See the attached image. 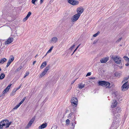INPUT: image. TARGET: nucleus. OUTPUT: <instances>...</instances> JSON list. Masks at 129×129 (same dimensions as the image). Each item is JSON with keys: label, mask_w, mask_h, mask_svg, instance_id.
<instances>
[{"label": "nucleus", "mask_w": 129, "mask_h": 129, "mask_svg": "<svg viewBox=\"0 0 129 129\" xmlns=\"http://www.w3.org/2000/svg\"><path fill=\"white\" fill-rule=\"evenodd\" d=\"M36 61H34L33 63V65H34L36 62Z\"/></svg>", "instance_id": "nucleus-49"}, {"label": "nucleus", "mask_w": 129, "mask_h": 129, "mask_svg": "<svg viewBox=\"0 0 129 129\" xmlns=\"http://www.w3.org/2000/svg\"><path fill=\"white\" fill-rule=\"evenodd\" d=\"M71 0H68V1H71Z\"/></svg>", "instance_id": "nucleus-59"}, {"label": "nucleus", "mask_w": 129, "mask_h": 129, "mask_svg": "<svg viewBox=\"0 0 129 129\" xmlns=\"http://www.w3.org/2000/svg\"><path fill=\"white\" fill-rule=\"evenodd\" d=\"M125 65L126 66H128L129 65V62H127V63H126L125 64Z\"/></svg>", "instance_id": "nucleus-44"}, {"label": "nucleus", "mask_w": 129, "mask_h": 129, "mask_svg": "<svg viewBox=\"0 0 129 129\" xmlns=\"http://www.w3.org/2000/svg\"><path fill=\"white\" fill-rule=\"evenodd\" d=\"M73 113H70L69 114V115L68 116V117L69 119H70V118L71 117V116H72V115H73Z\"/></svg>", "instance_id": "nucleus-35"}, {"label": "nucleus", "mask_w": 129, "mask_h": 129, "mask_svg": "<svg viewBox=\"0 0 129 129\" xmlns=\"http://www.w3.org/2000/svg\"><path fill=\"white\" fill-rule=\"evenodd\" d=\"M12 84H11L9 85L7 88L4 91L3 93H7L9 90L10 88V87L11 85Z\"/></svg>", "instance_id": "nucleus-14"}, {"label": "nucleus", "mask_w": 129, "mask_h": 129, "mask_svg": "<svg viewBox=\"0 0 129 129\" xmlns=\"http://www.w3.org/2000/svg\"><path fill=\"white\" fill-rule=\"evenodd\" d=\"M37 0H32L31 1L32 3L34 4H35V2Z\"/></svg>", "instance_id": "nucleus-38"}, {"label": "nucleus", "mask_w": 129, "mask_h": 129, "mask_svg": "<svg viewBox=\"0 0 129 129\" xmlns=\"http://www.w3.org/2000/svg\"><path fill=\"white\" fill-rule=\"evenodd\" d=\"M14 57L13 56H12V57L11 58V59H9L7 63V65L6 66L7 67H8L9 66L11 62H12L14 60Z\"/></svg>", "instance_id": "nucleus-12"}, {"label": "nucleus", "mask_w": 129, "mask_h": 129, "mask_svg": "<svg viewBox=\"0 0 129 129\" xmlns=\"http://www.w3.org/2000/svg\"><path fill=\"white\" fill-rule=\"evenodd\" d=\"M98 84L99 85H101L103 87L107 86V87H108L110 85V83L109 82L105 81H100L99 82Z\"/></svg>", "instance_id": "nucleus-1"}, {"label": "nucleus", "mask_w": 129, "mask_h": 129, "mask_svg": "<svg viewBox=\"0 0 129 129\" xmlns=\"http://www.w3.org/2000/svg\"><path fill=\"white\" fill-rule=\"evenodd\" d=\"M91 74V73L90 72H88L87 73V74L86 75V76H90Z\"/></svg>", "instance_id": "nucleus-41"}, {"label": "nucleus", "mask_w": 129, "mask_h": 129, "mask_svg": "<svg viewBox=\"0 0 129 129\" xmlns=\"http://www.w3.org/2000/svg\"><path fill=\"white\" fill-rule=\"evenodd\" d=\"M98 35H97V34H96V33L94 34L93 35V36L94 37H96L97 36H98Z\"/></svg>", "instance_id": "nucleus-46"}, {"label": "nucleus", "mask_w": 129, "mask_h": 129, "mask_svg": "<svg viewBox=\"0 0 129 129\" xmlns=\"http://www.w3.org/2000/svg\"><path fill=\"white\" fill-rule=\"evenodd\" d=\"M12 123V122L11 121L10 122H9L8 121V123H7V126H6V128H8L9 127V125L11 124Z\"/></svg>", "instance_id": "nucleus-33"}, {"label": "nucleus", "mask_w": 129, "mask_h": 129, "mask_svg": "<svg viewBox=\"0 0 129 129\" xmlns=\"http://www.w3.org/2000/svg\"><path fill=\"white\" fill-rule=\"evenodd\" d=\"M31 12H29L25 17L24 18L23 21H25L29 17V16L31 15Z\"/></svg>", "instance_id": "nucleus-18"}, {"label": "nucleus", "mask_w": 129, "mask_h": 129, "mask_svg": "<svg viewBox=\"0 0 129 129\" xmlns=\"http://www.w3.org/2000/svg\"><path fill=\"white\" fill-rule=\"evenodd\" d=\"M95 79V78L94 77H93V78H91V79Z\"/></svg>", "instance_id": "nucleus-54"}, {"label": "nucleus", "mask_w": 129, "mask_h": 129, "mask_svg": "<svg viewBox=\"0 0 129 129\" xmlns=\"http://www.w3.org/2000/svg\"><path fill=\"white\" fill-rule=\"evenodd\" d=\"M129 78V76L127 77H125L124 78L122 82V83H123L124 82H127V80Z\"/></svg>", "instance_id": "nucleus-24"}, {"label": "nucleus", "mask_w": 129, "mask_h": 129, "mask_svg": "<svg viewBox=\"0 0 129 129\" xmlns=\"http://www.w3.org/2000/svg\"><path fill=\"white\" fill-rule=\"evenodd\" d=\"M77 48H76V49L74 50V53L77 50Z\"/></svg>", "instance_id": "nucleus-50"}, {"label": "nucleus", "mask_w": 129, "mask_h": 129, "mask_svg": "<svg viewBox=\"0 0 129 129\" xmlns=\"http://www.w3.org/2000/svg\"><path fill=\"white\" fill-rule=\"evenodd\" d=\"M26 97H25L19 103V104L21 105L22 103L24 102V100H25L26 99Z\"/></svg>", "instance_id": "nucleus-31"}, {"label": "nucleus", "mask_w": 129, "mask_h": 129, "mask_svg": "<svg viewBox=\"0 0 129 129\" xmlns=\"http://www.w3.org/2000/svg\"><path fill=\"white\" fill-rule=\"evenodd\" d=\"M97 42H98V40H95V41H94V42H93V44H95L96 43H97Z\"/></svg>", "instance_id": "nucleus-42"}, {"label": "nucleus", "mask_w": 129, "mask_h": 129, "mask_svg": "<svg viewBox=\"0 0 129 129\" xmlns=\"http://www.w3.org/2000/svg\"><path fill=\"white\" fill-rule=\"evenodd\" d=\"M80 44L77 47V48H77V49L78 48V47H79V46H80Z\"/></svg>", "instance_id": "nucleus-51"}, {"label": "nucleus", "mask_w": 129, "mask_h": 129, "mask_svg": "<svg viewBox=\"0 0 129 129\" xmlns=\"http://www.w3.org/2000/svg\"><path fill=\"white\" fill-rule=\"evenodd\" d=\"M47 54H46L45 55V56H46V55H47Z\"/></svg>", "instance_id": "nucleus-60"}, {"label": "nucleus", "mask_w": 129, "mask_h": 129, "mask_svg": "<svg viewBox=\"0 0 129 129\" xmlns=\"http://www.w3.org/2000/svg\"><path fill=\"white\" fill-rule=\"evenodd\" d=\"M85 84H82V83H80L78 84V87L79 88L82 89L84 87Z\"/></svg>", "instance_id": "nucleus-22"}, {"label": "nucleus", "mask_w": 129, "mask_h": 129, "mask_svg": "<svg viewBox=\"0 0 129 129\" xmlns=\"http://www.w3.org/2000/svg\"><path fill=\"white\" fill-rule=\"evenodd\" d=\"M70 90H69V89H68V90L67 91L68 92H69V91Z\"/></svg>", "instance_id": "nucleus-55"}, {"label": "nucleus", "mask_w": 129, "mask_h": 129, "mask_svg": "<svg viewBox=\"0 0 129 129\" xmlns=\"http://www.w3.org/2000/svg\"><path fill=\"white\" fill-rule=\"evenodd\" d=\"M44 0H40V3L41 4L43 2Z\"/></svg>", "instance_id": "nucleus-48"}, {"label": "nucleus", "mask_w": 129, "mask_h": 129, "mask_svg": "<svg viewBox=\"0 0 129 129\" xmlns=\"http://www.w3.org/2000/svg\"><path fill=\"white\" fill-rule=\"evenodd\" d=\"M129 87V84L128 82H125L122 86V90L124 91L127 90Z\"/></svg>", "instance_id": "nucleus-4"}, {"label": "nucleus", "mask_w": 129, "mask_h": 129, "mask_svg": "<svg viewBox=\"0 0 129 129\" xmlns=\"http://www.w3.org/2000/svg\"><path fill=\"white\" fill-rule=\"evenodd\" d=\"M69 10H67L65 12V16H67L69 15Z\"/></svg>", "instance_id": "nucleus-26"}, {"label": "nucleus", "mask_w": 129, "mask_h": 129, "mask_svg": "<svg viewBox=\"0 0 129 129\" xmlns=\"http://www.w3.org/2000/svg\"><path fill=\"white\" fill-rule=\"evenodd\" d=\"M1 69L0 68V71H1Z\"/></svg>", "instance_id": "nucleus-57"}, {"label": "nucleus", "mask_w": 129, "mask_h": 129, "mask_svg": "<svg viewBox=\"0 0 129 129\" xmlns=\"http://www.w3.org/2000/svg\"><path fill=\"white\" fill-rule=\"evenodd\" d=\"M16 90H14L11 93L10 95L11 96H13L14 95V94L15 93V92L16 91Z\"/></svg>", "instance_id": "nucleus-29"}, {"label": "nucleus", "mask_w": 129, "mask_h": 129, "mask_svg": "<svg viewBox=\"0 0 129 129\" xmlns=\"http://www.w3.org/2000/svg\"><path fill=\"white\" fill-rule=\"evenodd\" d=\"M76 79L74 80V81H73L71 83V84H73L74 82L75 81H76Z\"/></svg>", "instance_id": "nucleus-47"}, {"label": "nucleus", "mask_w": 129, "mask_h": 129, "mask_svg": "<svg viewBox=\"0 0 129 129\" xmlns=\"http://www.w3.org/2000/svg\"><path fill=\"white\" fill-rule=\"evenodd\" d=\"M75 46V45L74 44L73 45L72 47H71L70 48V49L71 50H72L74 48Z\"/></svg>", "instance_id": "nucleus-36"}, {"label": "nucleus", "mask_w": 129, "mask_h": 129, "mask_svg": "<svg viewBox=\"0 0 129 129\" xmlns=\"http://www.w3.org/2000/svg\"><path fill=\"white\" fill-rule=\"evenodd\" d=\"M22 68V66L18 68H17V69H16V70L15 71V72H17L18 71H19Z\"/></svg>", "instance_id": "nucleus-32"}, {"label": "nucleus", "mask_w": 129, "mask_h": 129, "mask_svg": "<svg viewBox=\"0 0 129 129\" xmlns=\"http://www.w3.org/2000/svg\"><path fill=\"white\" fill-rule=\"evenodd\" d=\"M122 39V38H119V39H118L116 41V42H119V41H120Z\"/></svg>", "instance_id": "nucleus-40"}, {"label": "nucleus", "mask_w": 129, "mask_h": 129, "mask_svg": "<svg viewBox=\"0 0 129 129\" xmlns=\"http://www.w3.org/2000/svg\"><path fill=\"white\" fill-rule=\"evenodd\" d=\"M7 60V59L5 58H2L0 60V63L3 64L5 62H6Z\"/></svg>", "instance_id": "nucleus-21"}, {"label": "nucleus", "mask_w": 129, "mask_h": 129, "mask_svg": "<svg viewBox=\"0 0 129 129\" xmlns=\"http://www.w3.org/2000/svg\"><path fill=\"white\" fill-rule=\"evenodd\" d=\"M8 120H3L1 121L0 123H1V124H2L3 126H4L5 125H6V126L7 125V123H8Z\"/></svg>", "instance_id": "nucleus-11"}, {"label": "nucleus", "mask_w": 129, "mask_h": 129, "mask_svg": "<svg viewBox=\"0 0 129 129\" xmlns=\"http://www.w3.org/2000/svg\"><path fill=\"white\" fill-rule=\"evenodd\" d=\"M13 40V38L12 37L9 38L7 41H5V45L9 44L12 42Z\"/></svg>", "instance_id": "nucleus-9"}, {"label": "nucleus", "mask_w": 129, "mask_h": 129, "mask_svg": "<svg viewBox=\"0 0 129 129\" xmlns=\"http://www.w3.org/2000/svg\"><path fill=\"white\" fill-rule=\"evenodd\" d=\"M117 104V102L116 100H113V102L112 105V108L115 107Z\"/></svg>", "instance_id": "nucleus-19"}, {"label": "nucleus", "mask_w": 129, "mask_h": 129, "mask_svg": "<svg viewBox=\"0 0 129 129\" xmlns=\"http://www.w3.org/2000/svg\"><path fill=\"white\" fill-rule=\"evenodd\" d=\"M44 75V74L43 73H42L40 75V77L42 78V77H43Z\"/></svg>", "instance_id": "nucleus-39"}, {"label": "nucleus", "mask_w": 129, "mask_h": 129, "mask_svg": "<svg viewBox=\"0 0 129 129\" xmlns=\"http://www.w3.org/2000/svg\"><path fill=\"white\" fill-rule=\"evenodd\" d=\"M100 33V32L99 31H98L97 33H96V34H97V35H98V34Z\"/></svg>", "instance_id": "nucleus-52"}, {"label": "nucleus", "mask_w": 129, "mask_h": 129, "mask_svg": "<svg viewBox=\"0 0 129 129\" xmlns=\"http://www.w3.org/2000/svg\"><path fill=\"white\" fill-rule=\"evenodd\" d=\"M73 122H74V121H73ZM71 124H72V126L71 127L73 129L74 128L75 125L74 124V122H72Z\"/></svg>", "instance_id": "nucleus-34"}, {"label": "nucleus", "mask_w": 129, "mask_h": 129, "mask_svg": "<svg viewBox=\"0 0 129 129\" xmlns=\"http://www.w3.org/2000/svg\"><path fill=\"white\" fill-rule=\"evenodd\" d=\"M38 55V54H37L36 56H35V57L36 58V57Z\"/></svg>", "instance_id": "nucleus-53"}, {"label": "nucleus", "mask_w": 129, "mask_h": 129, "mask_svg": "<svg viewBox=\"0 0 129 129\" xmlns=\"http://www.w3.org/2000/svg\"><path fill=\"white\" fill-rule=\"evenodd\" d=\"M53 46H52L51 47L50 49L49 50L47 51V53H49L52 50L53 48Z\"/></svg>", "instance_id": "nucleus-27"}, {"label": "nucleus", "mask_w": 129, "mask_h": 129, "mask_svg": "<svg viewBox=\"0 0 129 129\" xmlns=\"http://www.w3.org/2000/svg\"><path fill=\"white\" fill-rule=\"evenodd\" d=\"M21 86H22L21 84L19 86V87H18V88L17 89H16V90L20 89V88L21 87Z\"/></svg>", "instance_id": "nucleus-45"}, {"label": "nucleus", "mask_w": 129, "mask_h": 129, "mask_svg": "<svg viewBox=\"0 0 129 129\" xmlns=\"http://www.w3.org/2000/svg\"><path fill=\"white\" fill-rule=\"evenodd\" d=\"M35 119V118L34 117H33L32 119L30 120L29 122L28 123V124L26 126L25 128V129H27L30 127L33 123V122L34 121Z\"/></svg>", "instance_id": "nucleus-6"}, {"label": "nucleus", "mask_w": 129, "mask_h": 129, "mask_svg": "<svg viewBox=\"0 0 129 129\" xmlns=\"http://www.w3.org/2000/svg\"><path fill=\"white\" fill-rule=\"evenodd\" d=\"M117 73H115V74L116 75V74H117Z\"/></svg>", "instance_id": "nucleus-58"}, {"label": "nucleus", "mask_w": 129, "mask_h": 129, "mask_svg": "<svg viewBox=\"0 0 129 129\" xmlns=\"http://www.w3.org/2000/svg\"><path fill=\"white\" fill-rule=\"evenodd\" d=\"M66 122L67 124H69L70 122V121L69 119H67L66 120Z\"/></svg>", "instance_id": "nucleus-37"}, {"label": "nucleus", "mask_w": 129, "mask_h": 129, "mask_svg": "<svg viewBox=\"0 0 129 129\" xmlns=\"http://www.w3.org/2000/svg\"><path fill=\"white\" fill-rule=\"evenodd\" d=\"M5 75L4 73H2L0 76V79L2 80L5 77Z\"/></svg>", "instance_id": "nucleus-23"}, {"label": "nucleus", "mask_w": 129, "mask_h": 129, "mask_svg": "<svg viewBox=\"0 0 129 129\" xmlns=\"http://www.w3.org/2000/svg\"><path fill=\"white\" fill-rule=\"evenodd\" d=\"M29 72L27 71L26 72L25 75L24 77V78H25L27 76L29 75Z\"/></svg>", "instance_id": "nucleus-30"}, {"label": "nucleus", "mask_w": 129, "mask_h": 129, "mask_svg": "<svg viewBox=\"0 0 129 129\" xmlns=\"http://www.w3.org/2000/svg\"><path fill=\"white\" fill-rule=\"evenodd\" d=\"M47 65V62L46 61H45L42 63V65L40 67V68L41 69H43Z\"/></svg>", "instance_id": "nucleus-20"}, {"label": "nucleus", "mask_w": 129, "mask_h": 129, "mask_svg": "<svg viewBox=\"0 0 129 129\" xmlns=\"http://www.w3.org/2000/svg\"><path fill=\"white\" fill-rule=\"evenodd\" d=\"M80 14L79 13H77L72 16L71 18L72 22H73L76 21L79 19Z\"/></svg>", "instance_id": "nucleus-3"}, {"label": "nucleus", "mask_w": 129, "mask_h": 129, "mask_svg": "<svg viewBox=\"0 0 129 129\" xmlns=\"http://www.w3.org/2000/svg\"><path fill=\"white\" fill-rule=\"evenodd\" d=\"M84 9L83 8L81 7L78 8L77 9V13H79L81 15L84 11Z\"/></svg>", "instance_id": "nucleus-8"}, {"label": "nucleus", "mask_w": 129, "mask_h": 129, "mask_svg": "<svg viewBox=\"0 0 129 129\" xmlns=\"http://www.w3.org/2000/svg\"><path fill=\"white\" fill-rule=\"evenodd\" d=\"M111 58L112 59H113L115 62L117 64H119L121 63V58L118 56L114 57L112 56Z\"/></svg>", "instance_id": "nucleus-2"}, {"label": "nucleus", "mask_w": 129, "mask_h": 129, "mask_svg": "<svg viewBox=\"0 0 129 129\" xmlns=\"http://www.w3.org/2000/svg\"><path fill=\"white\" fill-rule=\"evenodd\" d=\"M3 126L2 124H1L0 123V129H2L3 127Z\"/></svg>", "instance_id": "nucleus-43"}, {"label": "nucleus", "mask_w": 129, "mask_h": 129, "mask_svg": "<svg viewBox=\"0 0 129 129\" xmlns=\"http://www.w3.org/2000/svg\"><path fill=\"white\" fill-rule=\"evenodd\" d=\"M71 103L72 105L74 106L77 104L78 100L76 97H73L71 100Z\"/></svg>", "instance_id": "nucleus-5"}, {"label": "nucleus", "mask_w": 129, "mask_h": 129, "mask_svg": "<svg viewBox=\"0 0 129 129\" xmlns=\"http://www.w3.org/2000/svg\"><path fill=\"white\" fill-rule=\"evenodd\" d=\"M50 68V66L49 65H48L47 66L45 69H44V71L42 72L45 75L47 72L48 70Z\"/></svg>", "instance_id": "nucleus-15"}, {"label": "nucleus", "mask_w": 129, "mask_h": 129, "mask_svg": "<svg viewBox=\"0 0 129 129\" xmlns=\"http://www.w3.org/2000/svg\"><path fill=\"white\" fill-rule=\"evenodd\" d=\"M74 53V52H73V53H72V54H71V55H72Z\"/></svg>", "instance_id": "nucleus-56"}, {"label": "nucleus", "mask_w": 129, "mask_h": 129, "mask_svg": "<svg viewBox=\"0 0 129 129\" xmlns=\"http://www.w3.org/2000/svg\"><path fill=\"white\" fill-rule=\"evenodd\" d=\"M121 109L119 107L117 108L114 111H113V113L114 114L120 113L121 111Z\"/></svg>", "instance_id": "nucleus-13"}, {"label": "nucleus", "mask_w": 129, "mask_h": 129, "mask_svg": "<svg viewBox=\"0 0 129 129\" xmlns=\"http://www.w3.org/2000/svg\"><path fill=\"white\" fill-rule=\"evenodd\" d=\"M123 58H124L126 61H128V62H129V58L127 56H124L123 57Z\"/></svg>", "instance_id": "nucleus-25"}, {"label": "nucleus", "mask_w": 129, "mask_h": 129, "mask_svg": "<svg viewBox=\"0 0 129 129\" xmlns=\"http://www.w3.org/2000/svg\"><path fill=\"white\" fill-rule=\"evenodd\" d=\"M108 60V58L106 57L100 60V61L102 63H104L106 62Z\"/></svg>", "instance_id": "nucleus-17"}, {"label": "nucleus", "mask_w": 129, "mask_h": 129, "mask_svg": "<svg viewBox=\"0 0 129 129\" xmlns=\"http://www.w3.org/2000/svg\"><path fill=\"white\" fill-rule=\"evenodd\" d=\"M20 105L19 104L18 105H16L13 109V110L15 109H17L20 106Z\"/></svg>", "instance_id": "nucleus-28"}, {"label": "nucleus", "mask_w": 129, "mask_h": 129, "mask_svg": "<svg viewBox=\"0 0 129 129\" xmlns=\"http://www.w3.org/2000/svg\"><path fill=\"white\" fill-rule=\"evenodd\" d=\"M58 40L57 38L56 37H54L52 38L50 41V43H56Z\"/></svg>", "instance_id": "nucleus-10"}, {"label": "nucleus", "mask_w": 129, "mask_h": 129, "mask_svg": "<svg viewBox=\"0 0 129 129\" xmlns=\"http://www.w3.org/2000/svg\"><path fill=\"white\" fill-rule=\"evenodd\" d=\"M68 2L70 4L73 5H76L78 4L79 2L77 1H73L71 0V1H68Z\"/></svg>", "instance_id": "nucleus-7"}, {"label": "nucleus", "mask_w": 129, "mask_h": 129, "mask_svg": "<svg viewBox=\"0 0 129 129\" xmlns=\"http://www.w3.org/2000/svg\"><path fill=\"white\" fill-rule=\"evenodd\" d=\"M47 125V124L46 123H43L42 125H40L39 127V129H42L46 127Z\"/></svg>", "instance_id": "nucleus-16"}]
</instances>
